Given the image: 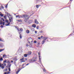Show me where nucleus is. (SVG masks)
Wrapping results in <instances>:
<instances>
[{"instance_id": "09e8293b", "label": "nucleus", "mask_w": 74, "mask_h": 74, "mask_svg": "<svg viewBox=\"0 0 74 74\" xmlns=\"http://www.w3.org/2000/svg\"><path fill=\"white\" fill-rule=\"evenodd\" d=\"M25 61H22L21 62H25Z\"/></svg>"}, {"instance_id": "f03ea898", "label": "nucleus", "mask_w": 74, "mask_h": 74, "mask_svg": "<svg viewBox=\"0 0 74 74\" xmlns=\"http://www.w3.org/2000/svg\"><path fill=\"white\" fill-rule=\"evenodd\" d=\"M6 66V64L3 63V64H1L0 63V67H1L2 69H4V66Z\"/></svg>"}, {"instance_id": "423d86ee", "label": "nucleus", "mask_w": 74, "mask_h": 74, "mask_svg": "<svg viewBox=\"0 0 74 74\" xmlns=\"http://www.w3.org/2000/svg\"><path fill=\"white\" fill-rule=\"evenodd\" d=\"M34 23L36 24H38V22L37 21V19H35L34 21Z\"/></svg>"}, {"instance_id": "2f4dec72", "label": "nucleus", "mask_w": 74, "mask_h": 74, "mask_svg": "<svg viewBox=\"0 0 74 74\" xmlns=\"http://www.w3.org/2000/svg\"><path fill=\"white\" fill-rule=\"evenodd\" d=\"M0 16H1L2 17L3 16V14H1L0 15Z\"/></svg>"}, {"instance_id": "9b49d317", "label": "nucleus", "mask_w": 74, "mask_h": 74, "mask_svg": "<svg viewBox=\"0 0 74 74\" xmlns=\"http://www.w3.org/2000/svg\"><path fill=\"white\" fill-rule=\"evenodd\" d=\"M32 27H34V28H35L36 27V25L35 24H33L32 25Z\"/></svg>"}, {"instance_id": "a878e982", "label": "nucleus", "mask_w": 74, "mask_h": 74, "mask_svg": "<svg viewBox=\"0 0 74 74\" xmlns=\"http://www.w3.org/2000/svg\"><path fill=\"white\" fill-rule=\"evenodd\" d=\"M4 71H8V69H4Z\"/></svg>"}, {"instance_id": "de8ad7c7", "label": "nucleus", "mask_w": 74, "mask_h": 74, "mask_svg": "<svg viewBox=\"0 0 74 74\" xmlns=\"http://www.w3.org/2000/svg\"><path fill=\"white\" fill-rule=\"evenodd\" d=\"M29 64V63L27 64L26 65V66H27V65H28Z\"/></svg>"}, {"instance_id": "393cba45", "label": "nucleus", "mask_w": 74, "mask_h": 74, "mask_svg": "<svg viewBox=\"0 0 74 74\" xmlns=\"http://www.w3.org/2000/svg\"><path fill=\"white\" fill-rule=\"evenodd\" d=\"M5 56H6V55L5 54L3 55V58H4Z\"/></svg>"}, {"instance_id": "49530a36", "label": "nucleus", "mask_w": 74, "mask_h": 74, "mask_svg": "<svg viewBox=\"0 0 74 74\" xmlns=\"http://www.w3.org/2000/svg\"><path fill=\"white\" fill-rule=\"evenodd\" d=\"M1 18L0 17V22H1Z\"/></svg>"}, {"instance_id": "4d7b16f0", "label": "nucleus", "mask_w": 74, "mask_h": 74, "mask_svg": "<svg viewBox=\"0 0 74 74\" xmlns=\"http://www.w3.org/2000/svg\"><path fill=\"white\" fill-rule=\"evenodd\" d=\"M5 8H7V6H5Z\"/></svg>"}, {"instance_id": "aec40b11", "label": "nucleus", "mask_w": 74, "mask_h": 74, "mask_svg": "<svg viewBox=\"0 0 74 74\" xmlns=\"http://www.w3.org/2000/svg\"><path fill=\"white\" fill-rule=\"evenodd\" d=\"M31 30H32V31L33 32H34V28H32L31 29Z\"/></svg>"}, {"instance_id": "774afa93", "label": "nucleus", "mask_w": 74, "mask_h": 74, "mask_svg": "<svg viewBox=\"0 0 74 74\" xmlns=\"http://www.w3.org/2000/svg\"><path fill=\"white\" fill-rule=\"evenodd\" d=\"M23 65H24V64H23Z\"/></svg>"}, {"instance_id": "f257e3e1", "label": "nucleus", "mask_w": 74, "mask_h": 74, "mask_svg": "<svg viewBox=\"0 0 74 74\" xmlns=\"http://www.w3.org/2000/svg\"><path fill=\"white\" fill-rule=\"evenodd\" d=\"M23 17L24 18L25 22H27V19L29 18V16H27V15H23Z\"/></svg>"}, {"instance_id": "b1692460", "label": "nucleus", "mask_w": 74, "mask_h": 74, "mask_svg": "<svg viewBox=\"0 0 74 74\" xmlns=\"http://www.w3.org/2000/svg\"><path fill=\"white\" fill-rule=\"evenodd\" d=\"M17 71L16 72V74H18V73H19V71Z\"/></svg>"}, {"instance_id": "9d476101", "label": "nucleus", "mask_w": 74, "mask_h": 74, "mask_svg": "<svg viewBox=\"0 0 74 74\" xmlns=\"http://www.w3.org/2000/svg\"><path fill=\"white\" fill-rule=\"evenodd\" d=\"M26 33L28 34L30 33V31L28 30H27L26 31Z\"/></svg>"}, {"instance_id": "e2e57ef3", "label": "nucleus", "mask_w": 74, "mask_h": 74, "mask_svg": "<svg viewBox=\"0 0 74 74\" xmlns=\"http://www.w3.org/2000/svg\"><path fill=\"white\" fill-rule=\"evenodd\" d=\"M20 33H21V32H19V34H20Z\"/></svg>"}, {"instance_id": "79ce46f5", "label": "nucleus", "mask_w": 74, "mask_h": 74, "mask_svg": "<svg viewBox=\"0 0 74 74\" xmlns=\"http://www.w3.org/2000/svg\"><path fill=\"white\" fill-rule=\"evenodd\" d=\"M7 73H8V74H10V72H8Z\"/></svg>"}, {"instance_id": "5fc2aeb1", "label": "nucleus", "mask_w": 74, "mask_h": 74, "mask_svg": "<svg viewBox=\"0 0 74 74\" xmlns=\"http://www.w3.org/2000/svg\"><path fill=\"white\" fill-rule=\"evenodd\" d=\"M4 74H7V73L6 72L4 73Z\"/></svg>"}, {"instance_id": "4468645a", "label": "nucleus", "mask_w": 74, "mask_h": 74, "mask_svg": "<svg viewBox=\"0 0 74 74\" xmlns=\"http://www.w3.org/2000/svg\"><path fill=\"white\" fill-rule=\"evenodd\" d=\"M27 55H27V54H24V57H27Z\"/></svg>"}, {"instance_id": "f8f14e48", "label": "nucleus", "mask_w": 74, "mask_h": 74, "mask_svg": "<svg viewBox=\"0 0 74 74\" xmlns=\"http://www.w3.org/2000/svg\"><path fill=\"white\" fill-rule=\"evenodd\" d=\"M4 49H0V52H2V51H4Z\"/></svg>"}, {"instance_id": "7c9ffc66", "label": "nucleus", "mask_w": 74, "mask_h": 74, "mask_svg": "<svg viewBox=\"0 0 74 74\" xmlns=\"http://www.w3.org/2000/svg\"><path fill=\"white\" fill-rule=\"evenodd\" d=\"M6 62H7V61H6V60L3 61V62L4 63H6Z\"/></svg>"}, {"instance_id": "3c124183", "label": "nucleus", "mask_w": 74, "mask_h": 74, "mask_svg": "<svg viewBox=\"0 0 74 74\" xmlns=\"http://www.w3.org/2000/svg\"><path fill=\"white\" fill-rule=\"evenodd\" d=\"M43 36H41V38H42V37H43Z\"/></svg>"}, {"instance_id": "0eeeda50", "label": "nucleus", "mask_w": 74, "mask_h": 74, "mask_svg": "<svg viewBox=\"0 0 74 74\" xmlns=\"http://www.w3.org/2000/svg\"><path fill=\"white\" fill-rule=\"evenodd\" d=\"M9 20L10 21V22H12V17H11V18H10L9 17Z\"/></svg>"}, {"instance_id": "c03bdc74", "label": "nucleus", "mask_w": 74, "mask_h": 74, "mask_svg": "<svg viewBox=\"0 0 74 74\" xmlns=\"http://www.w3.org/2000/svg\"><path fill=\"white\" fill-rule=\"evenodd\" d=\"M20 21L21 20H17V21H18V22H20Z\"/></svg>"}, {"instance_id": "69168bd1", "label": "nucleus", "mask_w": 74, "mask_h": 74, "mask_svg": "<svg viewBox=\"0 0 74 74\" xmlns=\"http://www.w3.org/2000/svg\"><path fill=\"white\" fill-rule=\"evenodd\" d=\"M14 15H16V14H15Z\"/></svg>"}, {"instance_id": "1a4fd4ad", "label": "nucleus", "mask_w": 74, "mask_h": 74, "mask_svg": "<svg viewBox=\"0 0 74 74\" xmlns=\"http://www.w3.org/2000/svg\"><path fill=\"white\" fill-rule=\"evenodd\" d=\"M45 40H43L42 41V44H44V43H45Z\"/></svg>"}, {"instance_id": "ea45409f", "label": "nucleus", "mask_w": 74, "mask_h": 74, "mask_svg": "<svg viewBox=\"0 0 74 74\" xmlns=\"http://www.w3.org/2000/svg\"><path fill=\"white\" fill-rule=\"evenodd\" d=\"M36 29H38V26H37L36 27Z\"/></svg>"}, {"instance_id": "cd10ccee", "label": "nucleus", "mask_w": 74, "mask_h": 74, "mask_svg": "<svg viewBox=\"0 0 74 74\" xmlns=\"http://www.w3.org/2000/svg\"><path fill=\"white\" fill-rule=\"evenodd\" d=\"M3 17L5 19H6V15H5L3 16Z\"/></svg>"}, {"instance_id": "6e6d98bb", "label": "nucleus", "mask_w": 74, "mask_h": 74, "mask_svg": "<svg viewBox=\"0 0 74 74\" xmlns=\"http://www.w3.org/2000/svg\"><path fill=\"white\" fill-rule=\"evenodd\" d=\"M11 63H12V62H13V61L11 60Z\"/></svg>"}, {"instance_id": "e433bc0d", "label": "nucleus", "mask_w": 74, "mask_h": 74, "mask_svg": "<svg viewBox=\"0 0 74 74\" xmlns=\"http://www.w3.org/2000/svg\"><path fill=\"white\" fill-rule=\"evenodd\" d=\"M7 63H10V61H7Z\"/></svg>"}, {"instance_id": "6e6552de", "label": "nucleus", "mask_w": 74, "mask_h": 74, "mask_svg": "<svg viewBox=\"0 0 74 74\" xmlns=\"http://www.w3.org/2000/svg\"><path fill=\"white\" fill-rule=\"evenodd\" d=\"M11 66V64L10 63H9L8 64L7 67H10Z\"/></svg>"}, {"instance_id": "a19ab883", "label": "nucleus", "mask_w": 74, "mask_h": 74, "mask_svg": "<svg viewBox=\"0 0 74 74\" xmlns=\"http://www.w3.org/2000/svg\"><path fill=\"white\" fill-rule=\"evenodd\" d=\"M11 16L10 14H8V16Z\"/></svg>"}, {"instance_id": "5701e85b", "label": "nucleus", "mask_w": 74, "mask_h": 74, "mask_svg": "<svg viewBox=\"0 0 74 74\" xmlns=\"http://www.w3.org/2000/svg\"><path fill=\"white\" fill-rule=\"evenodd\" d=\"M20 38H22V35L21 34H20Z\"/></svg>"}, {"instance_id": "c85d7f7f", "label": "nucleus", "mask_w": 74, "mask_h": 74, "mask_svg": "<svg viewBox=\"0 0 74 74\" xmlns=\"http://www.w3.org/2000/svg\"><path fill=\"white\" fill-rule=\"evenodd\" d=\"M0 22V25H2V23H3V21H1Z\"/></svg>"}, {"instance_id": "c756f323", "label": "nucleus", "mask_w": 74, "mask_h": 74, "mask_svg": "<svg viewBox=\"0 0 74 74\" xmlns=\"http://www.w3.org/2000/svg\"><path fill=\"white\" fill-rule=\"evenodd\" d=\"M26 47H28V46H29V45H28V44H26Z\"/></svg>"}, {"instance_id": "58836bf2", "label": "nucleus", "mask_w": 74, "mask_h": 74, "mask_svg": "<svg viewBox=\"0 0 74 74\" xmlns=\"http://www.w3.org/2000/svg\"><path fill=\"white\" fill-rule=\"evenodd\" d=\"M23 58H22L21 59V60H23Z\"/></svg>"}, {"instance_id": "20e7f679", "label": "nucleus", "mask_w": 74, "mask_h": 74, "mask_svg": "<svg viewBox=\"0 0 74 74\" xmlns=\"http://www.w3.org/2000/svg\"><path fill=\"white\" fill-rule=\"evenodd\" d=\"M6 22H7V23H8V24H5V25L6 26H10V23L8 22V21L7 20H6Z\"/></svg>"}, {"instance_id": "bf43d9fd", "label": "nucleus", "mask_w": 74, "mask_h": 74, "mask_svg": "<svg viewBox=\"0 0 74 74\" xmlns=\"http://www.w3.org/2000/svg\"><path fill=\"white\" fill-rule=\"evenodd\" d=\"M1 12H0V15H1Z\"/></svg>"}, {"instance_id": "37998d69", "label": "nucleus", "mask_w": 74, "mask_h": 74, "mask_svg": "<svg viewBox=\"0 0 74 74\" xmlns=\"http://www.w3.org/2000/svg\"><path fill=\"white\" fill-rule=\"evenodd\" d=\"M35 33H37V31H35Z\"/></svg>"}, {"instance_id": "f3484780", "label": "nucleus", "mask_w": 74, "mask_h": 74, "mask_svg": "<svg viewBox=\"0 0 74 74\" xmlns=\"http://www.w3.org/2000/svg\"><path fill=\"white\" fill-rule=\"evenodd\" d=\"M39 61H40V62L41 61V58L40 57V56H39Z\"/></svg>"}, {"instance_id": "ddd939ff", "label": "nucleus", "mask_w": 74, "mask_h": 74, "mask_svg": "<svg viewBox=\"0 0 74 74\" xmlns=\"http://www.w3.org/2000/svg\"><path fill=\"white\" fill-rule=\"evenodd\" d=\"M31 51L28 52V53L27 54V55L29 56V55H30V54H31Z\"/></svg>"}, {"instance_id": "72a5a7b5", "label": "nucleus", "mask_w": 74, "mask_h": 74, "mask_svg": "<svg viewBox=\"0 0 74 74\" xmlns=\"http://www.w3.org/2000/svg\"><path fill=\"white\" fill-rule=\"evenodd\" d=\"M9 71H11V69H10V68H9L8 69Z\"/></svg>"}, {"instance_id": "603ef678", "label": "nucleus", "mask_w": 74, "mask_h": 74, "mask_svg": "<svg viewBox=\"0 0 74 74\" xmlns=\"http://www.w3.org/2000/svg\"><path fill=\"white\" fill-rule=\"evenodd\" d=\"M38 54L39 55H40V52L38 53Z\"/></svg>"}, {"instance_id": "a18cd8bd", "label": "nucleus", "mask_w": 74, "mask_h": 74, "mask_svg": "<svg viewBox=\"0 0 74 74\" xmlns=\"http://www.w3.org/2000/svg\"><path fill=\"white\" fill-rule=\"evenodd\" d=\"M36 41H34V43H36Z\"/></svg>"}, {"instance_id": "4c0bfd02", "label": "nucleus", "mask_w": 74, "mask_h": 74, "mask_svg": "<svg viewBox=\"0 0 74 74\" xmlns=\"http://www.w3.org/2000/svg\"><path fill=\"white\" fill-rule=\"evenodd\" d=\"M1 27H3V25H1Z\"/></svg>"}, {"instance_id": "c9c22d12", "label": "nucleus", "mask_w": 74, "mask_h": 74, "mask_svg": "<svg viewBox=\"0 0 74 74\" xmlns=\"http://www.w3.org/2000/svg\"><path fill=\"white\" fill-rule=\"evenodd\" d=\"M38 39H39V40H40V39H41V38L40 37H38Z\"/></svg>"}, {"instance_id": "412c9836", "label": "nucleus", "mask_w": 74, "mask_h": 74, "mask_svg": "<svg viewBox=\"0 0 74 74\" xmlns=\"http://www.w3.org/2000/svg\"><path fill=\"white\" fill-rule=\"evenodd\" d=\"M36 7L37 8H38L39 5H36Z\"/></svg>"}, {"instance_id": "6ab92c4d", "label": "nucleus", "mask_w": 74, "mask_h": 74, "mask_svg": "<svg viewBox=\"0 0 74 74\" xmlns=\"http://www.w3.org/2000/svg\"><path fill=\"white\" fill-rule=\"evenodd\" d=\"M48 37H44V38H45V40H46L47 39H48Z\"/></svg>"}, {"instance_id": "0e129e2a", "label": "nucleus", "mask_w": 74, "mask_h": 74, "mask_svg": "<svg viewBox=\"0 0 74 74\" xmlns=\"http://www.w3.org/2000/svg\"><path fill=\"white\" fill-rule=\"evenodd\" d=\"M7 5H8V4H7L6 5V6H7Z\"/></svg>"}, {"instance_id": "f704fd0d", "label": "nucleus", "mask_w": 74, "mask_h": 74, "mask_svg": "<svg viewBox=\"0 0 74 74\" xmlns=\"http://www.w3.org/2000/svg\"><path fill=\"white\" fill-rule=\"evenodd\" d=\"M46 71V70H45V69H43L44 72H45Z\"/></svg>"}, {"instance_id": "8fccbe9b", "label": "nucleus", "mask_w": 74, "mask_h": 74, "mask_svg": "<svg viewBox=\"0 0 74 74\" xmlns=\"http://www.w3.org/2000/svg\"><path fill=\"white\" fill-rule=\"evenodd\" d=\"M0 41H2V40L0 38Z\"/></svg>"}, {"instance_id": "338daca9", "label": "nucleus", "mask_w": 74, "mask_h": 74, "mask_svg": "<svg viewBox=\"0 0 74 74\" xmlns=\"http://www.w3.org/2000/svg\"><path fill=\"white\" fill-rule=\"evenodd\" d=\"M70 1H73V0H71Z\"/></svg>"}, {"instance_id": "dca6fc26", "label": "nucleus", "mask_w": 74, "mask_h": 74, "mask_svg": "<svg viewBox=\"0 0 74 74\" xmlns=\"http://www.w3.org/2000/svg\"><path fill=\"white\" fill-rule=\"evenodd\" d=\"M22 17V16H20L19 15H18V16H16V18H17V17H18L19 18H20V17Z\"/></svg>"}, {"instance_id": "13d9d810", "label": "nucleus", "mask_w": 74, "mask_h": 74, "mask_svg": "<svg viewBox=\"0 0 74 74\" xmlns=\"http://www.w3.org/2000/svg\"><path fill=\"white\" fill-rule=\"evenodd\" d=\"M25 59V60H27V58H26Z\"/></svg>"}, {"instance_id": "bb28decb", "label": "nucleus", "mask_w": 74, "mask_h": 74, "mask_svg": "<svg viewBox=\"0 0 74 74\" xmlns=\"http://www.w3.org/2000/svg\"><path fill=\"white\" fill-rule=\"evenodd\" d=\"M2 20L3 21H4V19H3V18H1V21H2Z\"/></svg>"}, {"instance_id": "4be33fe9", "label": "nucleus", "mask_w": 74, "mask_h": 74, "mask_svg": "<svg viewBox=\"0 0 74 74\" xmlns=\"http://www.w3.org/2000/svg\"><path fill=\"white\" fill-rule=\"evenodd\" d=\"M3 59L2 58H0V61H3Z\"/></svg>"}, {"instance_id": "39448f33", "label": "nucleus", "mask_w": 74, "mask_h": 74, "mask_svg": "<svg viewBox=\"0 0 74 74\" xmlns=\"http://www.w3.org/2000/svg\"><path fill=\"white\" fill-rule=\"evenodd\" d=\"M17 29L18 31V33H19V32H20V31L21 32H23V29H22V28H20L19 29L17 28Z\"/></svg>"}, {"instance_id": "864d4df0", "label": "nucleus", "mask_w": 74, "mask_h": 74, "mask_svg": "<svg viewBox=\"0 0 74 74\" xmlns=\"http://www.w3.org/2000/svg\"><path fill=\"white\" fill-rule=\"evenodd\" d=\"M39 45H40V43H38V46H39Z\"/></svg>"}, {"instance_id": "473e14b6", "label": "nucleus", "mask_w": 74, "mask_h": 74, "mask_svg": "<svg viewBox=\"0 0 74 74\" xmlns=\"http://www.w3.org/2000/svg\"><path fill=\"white\" fill-rule=\"evenodd\" d=\"M2 24L3 25V26H4V22H3L2 23Z\"/></svg>"}, {"instance_id": "7ed1b4c3", "label": "nucleus", "mask_w": 74, "mask_h": 74, "mask_svg": "<svg viewBox=\"0 0 74 74\" xmlns=\"http://www.w3.org/2000/svg\"><path fill=\"white\" fill-rule=\"evenodd\" d=\"M28 42H33V39L32 38H28Z\"/></svg>"}, {"instance_id": "a211bd4d", "label": "nucleus", "mask_w": 74, "mask_h": 74, "mask_svg": "<svg viewBox=\"0 0 74 74\" xmlns=\"http://www.w3.org/2000/svg\"><path fill=\"white\" fill-rule=\"evenodd\" d=\"M29 47L30 48H32V44H30Z\"/></svg>"}, {"instance_id": "052dcab7", "label": "nucleus", "mask_w": 74, "mask_h": 74, "mask_svg": "<svg viewBox=\"0 0 74 74\" xmlns=\"http://www.w3.org/2000/svg\"><path fill=\"white\" fill-rule=\"evenodd\" d=\"M40 33H42V31L40 32Z\"/></svg>"}, {"instance_id": "2eb2a0df", "label": "nucleus", "mask_w": 74, "mask_h": 74, "mask_svg": "<svg viewBox=\"0 0 74 74\" xmlns=\"http://www.w3.org/2000/svg\"><path fill=\"white\" fill-rule=\"evenodd\" d=\"M36 60H34L33 59H31L30 61H30H31V62H35V61Z\"/></svg>"}, {"instance_id": "680f3d73", "label": "nucleus", "mask_w": 74, "mask_h": 74, "mask_svg": "<svg viewBox=\"0 0 74 74\" xmlns=\"http://www.w3.org/2000/svg\"><path fill=\"white\" fill-rule=\"evenodd\" d=\"M37 58V57H35V59H36Z\"/></svg>"}]
</instances>
